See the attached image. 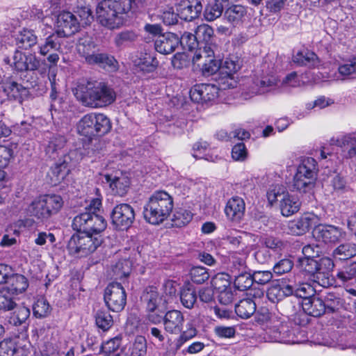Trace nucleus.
<instances>
[{
    "label": "nucleus",
    "instance_id": "nucleus-50",
    "mask_svg": "<svg viewBox=\"0 0 356 356\" xmlns=\"http://www.w3.org/2000/svg\"><path fill=\"white\" fill-rule=\"evenodd\" d=\"M315 180L307 175L300 176L295 175L293 177V187L300 192H307L312 189L314 185Z\"/></svg>",
    "mask_w": 356,
    "mask_h": 356
},
{
    "label": "nucleus",
    "instance_id": "nucleus-25",
    "mask_svg": "<svg viewBox=\"0 0 356 356\" xmlns=\"http://www.w3.org/2000/svg\"><path fill=\"white\" fill-rule=\"evenodd\" d=\"M142 300L146 305L147 311L163 307L162 298L155 286L147 287L143 294Z\"/></svg>",
    "mask_w": 356,
    "mask_h": 356
},
{
    "label": "nucleus",
    "instance_id": "nucleus-24",
    "mask_svg": "<svg viewBox=\"0 0 356 356\" xmlns=\"http://www.w3.org/2000/svg\"><path fill=\"white\" fill-rule=\"evenodd\" d=\"M107 183L109 184L110 188L113 195L124 196L128 191L130 185L129 179L124 176L112 177L109 175L104 176Z\"/></svg>",
    "mask_w": 356,
    "mask_h": 356
},
{
    "label": "nucleus",
    "instance_id": "nucleus-19",
    "mask_svg": "<svg viewBox=\"0 0 356 356\" xmlns=\"http://www.w3.org/2000/svg\"><path fill=\"white\" fill-rule=\"evenodd\" d=\"M318 222V218L314 213H305L296 220L290 221L288 225L289 230L292 234L302 235Z\"/></svg>",
    "mask_w": 356,
    "mask_h": 356
},
{
    "label": "nucleus",
    "instance_id": "nucleus-7",
    "mask_svg": "<svg viewBox=\"0 0 356 356\" xmlns=\"http://www.w3.org/2000/svg\"><path fill=\"white\" fill-rule=\"evenodd\" d=\"M76 50L88 64H97L103 67H115V58L104 54L98 53L97 45L90 36H83L78 40Z\"/></svg>",
    "mask_w": 356,
    "mask_h": 356
},
{
    "label": "nucleus",
    "instance_id": "nucleus-4",
    "mask_svg": "<svg viewBox=\"0 0 356 356\" xmlns=\"http://www.w3.org/2000/svg\"><path fill=\"white\" fill-rule=\"evenodd\" d=\"M172 209V197L164 191H155L144 206V218L150 224L159 225L170 216Z\"/></svg>",
    "mask_w": 356,
    "mask_h": 356
},
{
    "label": "nucleus",
    "instance_id": "nucleus-15",
    "mask_svg": "<svg viewBox=\"0 0 356 356\" xmlns=\"http://www.w3.org/2000/svg\"><path fill=\"white\" fill-rule=\"evenodd\" d=\"M56 33L63 37H68L76 33L79 29V22L70 12H62L57 16Z\"/></svg>",
    "mask_w": 356,
    "mask_h": 356
},
{
    "label": "nucleus",
    "instance_id": "nucleus-46",
    "mask_svg": "<svg viewBox=\"0 0 356 356\" xmlns=\"http://www.w3.org/2000/svg\"><path fill=\"white\" fill-rule=\"evenodd\" d=\"M246 13L245 8L241 5H234L227 8L224 14V17L228 22L237 24Z\"/></svg>",
    "mask_w": 356,
    "mask_h": 356
},
{
    "label": "nucleus",
    "instance_id": "nucleus-12",
    "mask_svg": "<svg viewBox=\"0 0 356 356\" xmlns=\"http://www.w3.org/2000/svg\"><path fill=\"white\" fill-rule=\"evenodd\" d=\"M0 87L8 99L20 104L29 95V90L27 88L14 81L11 77L4 76L0 83Z\"/></svg>",
    "mask_w": 356,
    "mask_h": 356
},
{
    "label": "nucleus",
    "instance_id": "nucleus-14",
    "mask_svg": "<svg viewBox=\"0 0 356 356\" xmlns=\"http://www.w3.org/2000/svg\"><path fill=\"white\" fill-rule=\"evenodd\" d=\"M313 236L318 241L335 243L346 237V232L341 228L330 225H316Z\"/></svg>",
    "mask_w": 356,
    "mask_h": 356
},
{
    "label": "nucleus",
    "instance_id": "nucleus-43",
    "mask_svg": "<svg viewBox=\"0 0 356 356\" xmlns=\"http://www.w3.org/2000/svg\"><path fill=\"white\" fill-rule=\"evenodd\" d=\"M131 270V261L122 259L118 261L111 268V275L116 280H122L128 277Z\"/></svg>",
    "mask_w": 356,
    "mask_h": 356
},
{
    "label": "nucleus",
    "instance_id": "nucleus-1",
    "mask_svg": "<svg viewBox=\"0 0 356 356\" xmlns=\"http://www.w3.org/2000/svg\"><path fill=\"white\" fill-rule=\"evenodd\" d=\"M182 51H179V65L186 66L192 62L194 69L199 70L204 76L215 74L220 67V62L214 59V50L211 46L205 45L203 49L196 50L198 46L197 36L185 32L179 38Z\"/></svg>",
    "mask_w": 356,
    "mask_h": 356
},
{
    "label": "nucleus",
    "instance_id": "nucleus-3",
    "mask_svg": "<svg viewBox=\"0 0 356 356\" xmlns=\"http://www.w3.org/2000/svg\"><path fill=\"white\" fill-rule=\"evenodd\" d=\"M134 7L128 2L118 0H102L97 9V19L99 24L109 29H115L123 25L124 15Z\"/></svg>",
    "mask_w": 356,
    "mask_h": 356
},
{
    "label": "nucleus",
    "instance_id": "nucleus-35",
    "mask_svg": "<svg viewBox=\"0 0 356 356\" xmlns=\"http://www.w3.org/2000/svg\"><path fill=\"white\" fill-rule=\"evenodd\" d=\"M66 140L64 136L57 135L52 136L45 148L46 154L53 159H55L65 146Z\"/></svg>",
    "mask_w": 356,
    "mask_h": 356
},
{
    "label": "nucleus",
    "instance_id": "nucleus-21",
    "mask_svg": "<svg viewBox=\"0 0 356 356\" xmlns=\"http://www.w3.org/2000/svg\"><path fill=\"white\" fill-rule=\"evenodd\" d=\"M202 8L201 3L197 0H183L179 3V18L191 21L198 17Z\"/></svg>",
    "mask_w": 356,
    "mask_h": 356
},
{
    "label": "nucleus",
    "instance_id": "nucleus-52",
    "mask_svg": "<svg viewBox=\"0 0 356 356\" xmlns=\"http://www.w3.org/2000/svg\"><path fill=\"white\" fill-rule=\"evenodd\" d=\"M17 304L13 294L5 288L0 290V310L9 311L15 308Z\"/></svg>",
    "mask_w": 356,
    "mask_h": 356
},
{
    "label": "nucleus",
    "instance_id": "nucleus-16",
    "mask_svg": "<svg viewBox=\"0 0 356 356\" xmlns=\"http://www.w3.org/2000/svg\"><path fill=\"white\" fill-rule=\"evenodd\" d=\"M135 219L133 207L128 204H120L115 206L111 213L112 222L120 228L129 227Z\"/></svg>",
    "mask_w": 356,
    "mask_h": 356
},
{
    "label": "nucleus",
    "instance_id": "nucleus-62",
    "mask_svg": "<svg viewBox=\"0 0 356 356\" xmlns=\"http://www.w3.org/2000/svg\"><path fill=\"white\" fill-rule=\"evenodd\" d=\"M211 284L218 292L231 288L229 275L224 273L216 275L212 279Z\"/></svg>",
    "mask_w": 356,
    "mask_h": 356
},
{
    "label": "nucleus",
    "instance_id": "nucleus-55",
    "mask_svg": "<svg viewBox=\"0 0 356 356\" xmlns=\"http://www.w3.org/2000/svg\"><path fill=\"white\" fill-rule=\"evenodd\" d=\"M158 62L150 55L145 54L135 60V65L143 72H152L156 67Z\"/></svg>",
    "mask_w": 356,
    "mask_h": 356
},
{
    "label": "nucleus",
    "instance_id": "nucleus-30",
    "mask_svg": "<svg viewBox=\"0 0 356 356\" xmlns=\"http://www.w3.org/2000/svg\"><path fill=\"white\" fill-rule=\"evenodd\" d=\"M70 172L67 163L63 161L60 163H56L52 166L48 172V177L52 185H57L60 183Z\"/></svg>",
    "mask_w": 356,
    "mask_h": 356
},
{
    "label": "nucleus",
    "instance_id": "nucleus-44",
    "mask_svg": "<svg viewBox=\"0 0 356 356\" xmlns=\"http://www.w3.org/2000/svg\"><path fill=\"white\" fill-rule=\"evenodd\" d=\"M293 60L300 65H308L309 67H316L319 63L316 54L312 51L298 52L293 56Z\"/></svg>",
    "mask_w": 356,
    "mask_h": 356
},
{
    "label": "nucleus",
    "instance_id": "nucleus-5",
    "mask_svg": "<svg viewBox=\"0 0 356 356\" xmlns=\"http://www.w3.org/2000/svg\"><path fill=\"white\" fill-rule=\"evenodd\" d=\"M298 263L300 270L307 273L319 286L327 288L332 285L333 280L331 273L334 264L331 258L325 257L319 260L312 258H300Z\"/></svg>",
    "mask_w": 356,
    "mask_h": 356
},
{
    "label": "nucleus",
    "instance_id": "nucleus-59",
    "mask_svg": "<svg viewBox=\"0 0 356 356\" xmlns=\"http://www.w3.org/2000/svg\"><path fill=\"white\" fill-rule=\"evenodd\" d=\"M323 300L327 312L333 313L337 311L342 305L341 298L332 293H328Z\"/></svg>",
    "mask_w": 356,
    "mask_h": 356
},
{
    "label": "nucleus",
    "instance_id": "nucleus-2",
    "mask_svg": "<svg viewBox=\"0 0 356 356\" xmlns=\"http://www.w3.org/2000/svg\"><path fill=\"white\" fill-rule=\"evenodd\" d=\"M77 97L87 106L101 108L113 104L116 94L113 88L102 82L87 81L78 86Z\"/></svg>",
    "mask_w": 356,
    "mask_h": 356
},
{
    "label": "nucleus",
    "instance_id": "nucleus-61",
    "mask_svg": "<svg viewBox=\"0 0 356 356\" xmlns=\"http://www.w3.org/2000/svg\"><path fill=\"white\" fill-rule=\"evenodd\" d=\"M213 35V29L211 26L206 24L198 26L195 31V35L197 36V40L202 39L206 42L205 45L211 46L215 51L214 49L216 48V47L211 44H208L209 41L210 40Z\"/></svg>",
    "mask_w": 356,
    "mask_h": 356
},
{
    "label": "nucleus",
    "instance_id": "nucleus-13",
    "mask_svg": "<svg viewBox=\"0 0 356 356\" xmlns=\"http://www.w3.org/2000/svg\"><path fill=\"white\" fill-rule=\"evenodd\" d=\"M61 38L56 33H52L38 46L40 54L42 56L48 55L47 61L55 65L59 60V56L55 51L61 52Z\"/></svg>",
    "mask_w": 356,
    "mask_h": 356
},
{
    "label": "nucleus",
    "instance_id": "nucleus-57",
    "mask_svg": "<svg viewBox=\"0 0 356 356\" xmlns=\"http://www.w3.org/2000/svg\"><path fill=\"white\" fill-rule=\"evenodd\" d=\"M165 329L170 333H176L178 327V311L172 310L166 313L164 319Z\"/></svg>",
    "mask_w": 356,
    "mask_h": 356
},
{
    "label": "nucleus",
    "instance_id": "nucleus-42",
    "mask_svg": "<svg viewBox=\"0 0 356 356\" xmlns=\"http://www.w3.org/2000/svg\"><path fill=\"white\" fill-rule=\"evenodd\" d=\"M356 255V245L352 243H343L333 251V256L339 260H346Z\"/></svg>",
    "mask_w": 356,
    "mask_h": 356
},
{
    "label": "nucleus",
    "instance_id": "nucleus-9",
    "mask_svg": "<svg viewBox=\"0 0 356 356\" xmlns=\"http://www.w3.org/2000/svg\"><path fill=\"white\" fill-rule=\"evenodd\" d=\"M280 92V81L274 76L257 78L249 88L243 92L245 99L257 95Z\"/></svg>",
    "mask_w": 356,
    "mask_h": 356
},
{
    "label": "nucleus",
    "instance_id": "nucleus-56",
    "mask_svg": "<svg viewBox=\"0 0 356 356\" xmlns=\"http://www.w3.org/2000/svg\"><path fill=\"white\" fill-rule=\"evenodd\" d=\"M337 277L343 283L348 282L356 279V262L351 263L343 267L337 274Z\"/></svg>",
    "mask_w": 356,
    "mask_h": 356
},
{
    "label": "nucleus",
    "instance_id": "nucleus-6",
    "mask_svg": "<svg viewBox=\"0 0 356 356\" xmlns=\"http://www.w3.org/2000/svg\"><path fill=\"white\" fill-rule=\"evenodd\" d=\"M261 316L259 320L266 323V333L273 341L284 343L296 342L285 316L266 310L261 314Z\"/></svg>",
    "mask_w": 356,
    "mask_h": 356
},
{
    "label": "nucleus",
    "instance_id": "nucleus-23",
    "mask_svg": "<svg viewBox=\"0 0 356 356\" xmlns=\"http://www.w3.org/2000/svg\"><path fill=\"white\" fill-rule=\"evenodd\" d=\"M291 284L293 286V295L303 299V302L306 299L312 298L315 296V289L311 284L305 282H300V275L291 276Z\"/></svg>",
    "mask_w": 356,
    "mask_h": 356
},
{
    "label": "nucleus",
    "instance_id": "nucleus-37",
    "mask_svg": "<svg viewBox=\"0 0 356 356\" xmlns=\"http://www.w3.org/2000/svg\"><path fill=\"white\" fill-rule=\"evenodd\" d=\"M93 113L85 115L79 122L77 131L80 135L91 138L96 136L93 123Z\"/></svg>",
    "mask_w": 356,
    "mask_h": 356
},
{
    "label": "nucleus",
    "instance_id": "nucleus-10",
    "mask_svg": "<svg viewBox=\"0 0 356 356\" xmlns=\"http://www.w3.org/2000/svg\"><path fill=\"white\" fill-rule=\"evenodd\" d=\"M104 300L108 308L115 312L122 311L127 302V294L120 283H111L105 289Z\"/></svg>",
    "mask_w": 356,
    "mask_h": 356
},
{
    "label": "nucleus",
    "instance_id": "nucleus-31",
    "mask_svg": "<svg viewBox=\"0 0 356 356\" xmlns=\"http://www.w3.org/2000/svg\"><path fill=\"white\" fill-rule=\"evenodd\" d=\"M317 172L318 168L316 160L312 157H306L301 160L296 175H299V177L307 175L316 179Z\"/></svg>",
    "mask_w": 356,
    "mask_h": 356
},
{
    "label": "nucleus",
    "instance_id": "nucleus-53",
    "mask_svg": "<svg viewBox=\"0 0 356 356\" xmlns=\"http://www.w3.org/2000/svg\"><path fill=\"white\" fill-rule=\"evenodd\" d=\"M249 235L245 232L238 233L236 235H229L227 237V241L234 247L241 248L245 252V255L248 252V238Z\"/></svg>",
    "mask_w": 356,
    "mask_h": 356
},
{
    "label": "nucleus",
    "instance_id": "nucleus-26",
    "mask_svg": "<svg viewBox=\"0 0 356 356\" xmlns=\"http://www.w3.org/2000/svg\"><path fill=\"white\" fill-rule=\"evenodd\" d=\"M29 286L27 278L21 274H11L8 280L6 286L4 287L13 295L24 292Z\"/></svg>",
    "mask_w": 356,
    "mask_h": 356
},
{
    "label": "nucleus",
    "instance_id": "nucleus-22",
    "mask_svg": "<svg viewBox=\"0 0 356 356\" xmlns=\"http://www.w3.org/2000/svg\"><path fill=\"white\" fill-rule=\"evenodd\" d=\"M331 144L346 148L347 158L352 159L356 156V132L332 138Z\"/></svg>",
    "mask_w": 356,
    "mask_h": 356
},
{
    "label": "nucleus",
    "instance_id": "nucleus-27",
    "mask_svg": "<svg viewBox=\"0 0 356 356\" xmlns=\"http://www.w3.org/2000/svg\"><path fill=\"white\" fill-rule=\"evenodd\" d=\"M300 207L299 199L286 193L280 200V209L284 216L289 217L297 213Z\"/></svg>",
    "mask_w": 356,
    "mask_h": 356
},
{
    "label": "nucleus",
    "instance_id": "nucleus-34",
    "mask_svg": "<svg viewBox=\"0 0 356 356\" xmlns=\"http://www.w3.org/2000/svg\"><path fill=\"white\" fill-rule=\"evenodd\" d=\"M209 143L206 141L200 140L193 146V156L196 159H203L208 161L215 162L218 159L217 155L210 153Z\"/></svg>",
    "mask_w": 356,
    "mask_h": 356
},
{
    "label": "nucleus",
    "instance_id": "nucleus-29",
    "mask_svg": "<svg viewBox=\"0 0 356 356\" xmlns=\"http://www.w3.org/2000/svg\"><path fill=\"white\" fill-rule=\"evenodd\" d=\"M178 45V38L175 34L168 37L161 35L155 41L156 50L163 54H169L172 53Z\"/></svg>",
    "mask_w": 356,
    "mask_h": 356
},
{
    "label": "nucleus",
    "instance_id": "nucleus-40",
    "mask_svg": "<svg viewBox=\"0 0 356 356\" xmlns=\"http://www.w3.org/2000/svg\"><path fill=\"white\" fill-rule=\"evenodd\" d=\"M256 311V303L251 298H245L235 306L236 314L242 318H248Z\"/></svg>",
    "mask_w": 356,
    "mask_h": 356
},
{
    "label": "nucleus",
    "instance_id": "nucleus-41",
    "mask_svg": "<svg viewBox=\"0 0 356 356\" xmlns=\"http://www.w3.org/2000/svg\"><path fill=\"white\" fill-rule=\"evenodd\" d=\"M93 123L96 135H104L111 129V123L109 118L103 113H93Z\"/></svg>",
    "mask_w": 356,
    "mask_h": 356
},
{
    "label": "nucleus",
    "instance_id": "nucleus-32",
    "mask_svg": "<svg viewBox=\"0 0 356 356\" xmlns=\"http://www.w3.org/2000/svg\"><path fill=\"white\" fill-rule=\"evenodd\" d=\"M186 280L190 279L196 284L204 283L209 279V270L203 266H193L184 275ZM188 281V280H186Z\"/></svg>",
    "mask_w": 356,
    "mask_h": 356
},
{
    "label": "nucleus",
    "instance_id": "nucleus-18",
    "mask_svg": "<svg viewBox=\"0 0 356 356\" xmlns=\"http://www.w3.org/2000/svg\"><path fill=\"white\" fill-rule=\"evenodd\" d=\"M10 65L19 72L35 70L40 66V61L33 54L26 55L21 51L16 50L13 56V63Z\"/></svg>",
    "mask_w": 356,
    "mask_h": 356
},
{
    "label": "nucleus",
    "instance_id": "nucleus-17",
    "mask_svg": "<svg viewBox=\"0 0 356 356\" xmlns=\"http://www.w3.org/2000/svg\"><path fill=\"white\" fill-rule=\"evenodd\" d=\"M289 278H282L273 281L267 291V297L272 302H277L284 298L293 295V286Z\"/></svg>",
    "mask_w": 356,
    "mask_h": 356
},
{
    "label": "nucleus",
    "instance_id": "nucleus-28",
    "mask_svg": "<svg viewBox=\"0 0 356 356\" xmlns=\"http://www.w3.org/2000/svg\"><path fill=\"white\" fill-rule=\"evenodd\" d=\"M302 309L307 314L314 317L321 316L326 312L323 299L318 296L306 299L302 302Z\"/></svg>",
    "mask_w": 356,
    "mask_h": 356
},
{
    "label": "nucleus",
    "instance_id": "nucleus-63",
    "mask_svg": "<svg viewBox=\"0 0 356 356\" xmlns=\"http://www.w3.org/2000/svg\"><path fill=\"white\" fill-rule=\"evenodd\" d=\"M222 11V6L214 2V3L207 6L204 12V15L207 21L211 22L220 17Z\"/></svg>",
    "mask_w": 356,
    "mask_h": 356
},
{
    "label": "nucleus",
    "instance_id": "nucleus-11",
    "mask_svg": "<svg viewBox=\"0 0 356 356\" xmlns=\"http://www.w3.org/2000/svg\"><path fill=\"white\" fill-rule=\"evenodd\" d=\"M218 88L213 84L202 83L195 85L190 90V97L194 102L208 104L213 102L218 97Z\"/></svg>",
    "mask_w": 356,
    "mask_h": 356
},
{
    "label": "nucleus",
    "instance_id": "nucleus-54",
    "mask_svg": "<svg viewBox=\"0 0 356 356\" xmlns=\"http://www.w3.org/2000/svg\"><path fill=\"white\" fill-rule=\"evenodd\" d=\"M96 325L104 331L108 330L113 325V317L109 312L98 310L95 315Z\"/></svg>",
    "mask_w": 356,
    "mask_h": 356
},
{
    "label": "nucleus",
    "instance_id": "nucleus-8",
    "mask_svg": "<svg viewBox=\"0 0 356 356\" xmlns=\"http://www.w3.org/2000/svg\"><path fill=\"white\" fill-rule=\"evenodd\" d=\"M102 241V235L78 232L72 236L67 248L70 254L84 257L95 252Z\"/></svg>",
    "mask_w": 356,
    "mask_h": 356
},
{
    "label": "nucleus",
    "instance_id": "nucleus-36",
    "mask_svg": "<svg viewBox=\"0 0 356 356\" xmlns=\"http://www.w3.org/2000/svg\"><path fill=\"white\" fill-rule=\"evenodd\" d=\"M147 353V341L144 337L138 335L131 343L124 356H145Z\"/></svg>",
    "mask_w": 356,
    "mask_h": 356
},
{
    "label": "nucleus",
    "instance_id": "nucleus-64",
    "mask_svg": "<svg viewBox=\"0 0 356 356\" xmlns=\"http://www.w3.org/2000/svg\"><path fill=\"white\" fill-rule=\"evenodd\" d=\"M137 35L131 31H124L118 33L115 38V44L118 47H122L134 41Z\"/></svg>",
    "mask_w": 356,
    "mask_h": 356
},
{
    "label": "nucleus",
    "instance_id": "nucleus-20",
    "mask_svg": "<svg viewBox=\"0 0 356 356\" xmlns=\"http://www.w3.org/2000/svg\"><path fill=\"white\" fill-rule=\"evenodd\" d=\"M245 204L243 198L234 196L230 198L225 206V213L227 218L232 222H240L244 216Z\"/></svg>",
    "mask_w": 356,
    "mask_h": 356
},
{
    "label": "nucleus",
    "instance_id": "nucleus-49",
    "mask_svg": "<svg viewBox=\"0 0 356 356\" xmlns=\"http://www.w3.org/2000/svg\"><path fill=\"white\" fill-rule=\"evenodd\" d=\"M91 213V211L87 210L76 216L72 221V228L78 232H86Z\"/></svg>",
    "mask_w": 356,
    "mask_h": 356
},
{
    "label": "nucleus",
    "instance_id": "nucleus-60",
    "mask_svg": "<svg viewBox=\"0 0 356 356\" xmlns=\"http://www.w3.org/2000/svg\"><path fill=\"white\" fill-rule=\"evenodd\" d=\"M339 73L344 77L356 78V56L338 68Z\"/></svg>",
    "mask_w": 356,
    "mask_h": 356
},
{
    "label": "nucleus",
    "instance_id": "nucleus-48",
    "mask_svg": "<svg viewBox=\"0 0 356 356\" xmlns=\"http://www.w3.org/2000/svg\"><path fill=\"white\" fill-rule=\"evenodd\" d=\"M38 38L31 30L23 29L17 38L19 47L29 49L37 43Z\"/></svg>",
    "mask_w": 356,
    "mask_h": 356
},
{
    "label": "nucleus",
    "instance_id": "nucleus-58",
    "mask_svg": "<svg viewBox=\"0 0 356 356\" xmlns=\"http://www.w3.org/2000/svg\"><path fill=\"white\" fill-rule=\"evenodd\" d=\"M33 311L36 318H44L50 313V306L47 300L40 298L33 305Z\"/></svg>",
    "mask_w": 356,
    "mask_h": 356
},
{
    "label": "nucleus",
    "instance_id": "nucleus-45",
    "mask_svg": "<svg viewBox=\"0 0 356 356\" xmlns=\"http://www.w3.org/2000/svg\"><path fill=\"white\" fill-rule=\"evenodd\" d=\"M41 197L46 209L49 210L50 216L57 213L63 205V199L60 195H44Z\"/></svg>",
    "mask_w": 356,
    "mask_h": 356
},
{
    "label": "nucleus",
    "instance_id": "nucleus-47",
    "mask_svg": "<svg viewBox=\"0 0 356 356\" xmlns=\"http://www.w3.org/2000/svg\"><path fill=\"white\" fill-rule=\"evenodd\" d=\"M49 210L46 209L41 197L33 201L29 207V213L38 219L44 220L50 217Z\"/></svg>",
    "mask_w": 356,
    "mask_h": 356
},
{
    "label": "nucleus",
    "instance_id": "nucleus-33",
    "mask_svg": "<svg viewBox=\"0 0 356 356\" xmlns=\"http://www.w3.org/2000/svg\"><path fill=\"white\" fill-rule=\"evenodd\" d=\"M179 299L182 305L188 309H191L197 300L195 289L188 281H185L184 285L179 293Z\"/></svg>",
    "mask_w": 356,
    "mask_h": 356
},
{
    "label": "nucleus",
    "instance_id": "nucleus-51",
    "mask_svg": "<svg viewBox=\"0 0 356 356\" xmlns=\"http://www.w3.org/2000/svg\"><path fill=\"white\" fill-rule=\"evenodd\" d=\"M253 284L252 275L246 271H242L235 275L234 286L240 291L249 289Z\"/></svg>",
    "mask_w": 356,
    "mask_h": 356
},
{
    "label": "nucleus",
    "instance_id": "nucleus-39",
    "mask_svg": "<svg viewBox=\"0 0 356 356\" xmlns=\"http://www.w3.org/2000/svg\"><path fill=\"white\" fill-rule=\"evenodd\" d=\"M30 316V310L25 306H16V309L11 314L9 323L15 326L24 325L27 329L26 322Z\"/></svg>",
    "mask_w": 356,
    "mask_h": 356
},
{
    "label": "nucleus",
    "instance_id": "nucleus-38",
    "mask_svg": "<svg viewBox=\"0 0 356 356\" xmlns=\"http://www.w3.org/2000/svg\"><path fill=\"white\" fill-rule=\"evenodd\" d=\"M107 222L103 216L92 212L86 233L93 235H101V233L105 230Z\"/></svg>",
    "mask_w": 356,
    "mask_h": 356
}]
</instances>
